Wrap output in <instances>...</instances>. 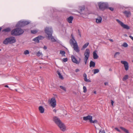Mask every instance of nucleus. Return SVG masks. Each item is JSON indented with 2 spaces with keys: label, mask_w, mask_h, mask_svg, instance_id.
Wrapping results in <instances>:
<instances>
[{
  "label": "nucleus",
  "mask_w": 133,
  "mask_h": 133,
  "mask_svg": "<svg viewBox=\"0 0 133 133\" xmlns=\"http://www.w3.org/2000/svg\"><path fill=\"white\" fill-rule=\"evenodd\" d=\"M53 120L62 131H64L65 130L66 127L64 124L61 122L59 118L56 116H54L53 117Z\"/></svg>",
  "instance_id": "nucleus-1"
},
{
  "label": "nucleus",
  "mask_w": 133,
  "mask_h": 133,
  "mask_svg": "<svg viewBox=\"0 0 133 133\" xmlns=\"http://www.w3.org/2000/svg\"><path fill=\"white\" fill-rule=\"evenodd\" d=\"M44 31L45 33L48 36L47 37L48 39H51L52 42L56 41V39L52 36L53 31L51 28L46 27L44 29Z\"/></svg>",
  "instance_id": "nucleus-2"
},
{
  "label": "nucleus",
  "mask_w": 133,
  "mask_h": 133,
  "mask_svg": "<svg viewBox=\"0 0 133 133\" xmlns=\"http://www.w3.org/2000/svg\"><path fill=\"white\" fill-rule=\"evenodd\" d=\"M24 32V30L21 28H17L11 31V34L14 36H19L22 34Z\"/></svg>",
  "instance_id": "nucleus-3"
},
{
  "label": "nucleus",
  "mask_w": 133,
  "mask_h": 133,
  "mask_svg": "<svg viewBox=\"0 0 133 133\" xmlns=\"http://www.w3.org/2000/svg\"><path fill=\"white\" fill-rule=\"evenodd\" d=\"M15 38L14 37H11L6 38L3 41L4 44L6 45L8 44H12L16 42Z\"/></svg>",
  "instance_id": "nucleus-4"
},
{
  "label": "nucleus",
  "mask_w": 133,
  "mask_h": 133,
  "mask_svg": "<svg viewBox=\"0 0 133 133\" xmlns=\"http://www.w3.org/2000/svg\"><path fill=\"white\" fill-rule=\"evenodd\" d=\"M98 5L100 10L104 11L108 9L109 5L108 3L100 2L98 3Z\"/></svg>",
  "instance_id": "nucleus-5"
},
{
  "label": "nucleus",
  "mask_w": 133,
  "mask_h": 133,
  "mask_svg": "<svg viewBox=\"0 0 133 133\" xmlns=\"http://www.w3.org/2000/svg\"><path fill=\"white\" fill-rule=\"evenodd\" d=\"M30 23L28 21H19L16 25V26L17 27H22L26 25L29 24Z\"/></svg>",
  "instance_id": "nucleus-6"
},
{
  "label": "nucleus",
  "mask_w": 133,
  "mask_h": 133,
  "mask_svg": "<svg viewBox=\"0 0 133 133\" xmlns=\"http://www.w3.org/2000/svg\"><path fill=\"white\" fill-rule=\"evenodd\" d=\"M116 21L124 29L127 30H129L130 29V27L127 25L124 24L123 22L120 21L119 20L117 19Z\"/></svg>",
  "instance_id": "nucleus-7"
},
{
  "label": "nucleus",
  "mask_w": 133,
  "mask_h": 133,
  "mask_svg": "<svg viewBox=\"0 0 133 133\" xmlns=\"http://www.w3.org/2000/svg\"><path fill=\"white\" fill-rule=\"evenodd\" d=\"M44 38V37L40 35L38 37L34 38L33 41H35L36 42L39 43V41L41 40H42Z\"/></svg>",
  "instance_id": "nucleus-8"
},
{
  "label": "nucleus",
  "mask_w": 133,
  "mask_h": 133,
  "mask_svg": "<svg viewBox=\"0 0 133 133\" xmlns=\"http://www.w3.org/2000/svg\"><path fill=\"white\" fill-rule=\"evenodd\" d=\"M50 103L51 106L55 107L56 105V101L55 97L52 98L50 100Z\"/></svg>",
  "instance_id": "nucleus-9"
},
{
  "label": "nucleus",
  "mask_w": 133,
  "mask_h": 133,
  "mask_svg": "<svg viewBox=\"0 0 133 133\" xmlns=\"http://www.w3.org/2000/svg\"><path fill=\"white\" fill-rule=\"evenodd\" d=\"M71 58L72 62L74 63L77 64H78L79 63L81 60L80 58H79V61H77L76 58L73 55H72L71 56Z\"/></svg>",
  "instance_id": "nucleus-10"
},
{
  "label": "nucleus",
  "mask_w": 133,
  "mask_h": 133,
  "mask_svg": "<svg viewBox=\"0 0 133 133\" xmlns=\"http://www.w3.org/2000/svg\"><path fill=\"white\" fill-rule=\"evenodd\" d=\"M121 63L124 65L125 69L127 71L129 69L128 64V62L126 61H121Z\"/></svg>",
  "instance_id": "nucleus-11"
},
{
  "label": "nucleus",
  "mask_w": 133,
  "mask_h": 133,
  "mask_svg": "<svg viewBox=\"0 0 133 133\" xmlns=\"http://www.w3.org/2000/svg\"><path fill=\"white\" fill-rule=\"evenodd\" d=\"M90 53V51L89 49H86L84 54V58H89V57Z\"/></svg>",
  "instance_id": "nucleus-12"
},
{
  "label": "nucleus",
  "mask_w": 133,
  "mask_h": 133,
  "mask_svg": "<svg viewBox=\"0 0 133 133\" xmlns=\"http://www.w3.org/2000/svg\"><path fill=\"white\" fill-rule=\"evenodd\" d=\"M92 117L89 115H88L87 116L83 117V120L85 121L89 120L90 123L91 120L92 119Z\"/></svg>",
  "instance_id": "nucleus-13"
},
{
  "label": "nucleus",
  "mask_w": 133,
  "mask_h": 133,
  "mask_svg": "<svg viewBox=\"0 0 133 133\" xmlns=\"http://www.w3.org/2000/svg\"><path fill=\"white\" fill-rule=\"evenodd\" d=\"M79 12L81 14H87V13L85 12L84 7H80Z\"/></svg>",
  "instance_id": "nucleus-14"
},
{
  "label": "nucleus",
  "mask_w": 133,
  "mask_h": 133,
  "mask_svg": "<svg viewBox=\"0 0 133 133\" xmlns=\"http://www.w3.org/2000/svg\"><path fill=\"white\" fill-rule=\"evenodd\" d=\"M73 18V17L71 16L66 19V20L69 23H71Z\"/></svg>",
  "instance_id": "nucleus-15"
},
{
  "label": "nucleus",
  "mask_w": 133,
  "mask_h": 133,
  "mask_svg": "<svg viewBox=\"0 0 133 133\" xmlns=\"http://www.w3.org/2000/svg\"><path fill=\"white\" fill-rule=\"evenodd\" d=\"M40 112L41 113H43L44 112V108L42 106H40L38 108Z\"/></svg>",
  "instance_id": "nucleus-16"
},
{
  "label": "nucleus",
  "mask_w": 133,
  "mask_h": 133,
  "mask_svg": "<svg viewBox=\"0 0 133 133\" xmlns=\"http://www.w3.org/2000/svg\"><path fill=\"white\" fill-rule=\"evenodd\" d=\"M11 28L9 27L7 28L2 30V32H9L11 31Z\"/></svg>",
  "instance_id": "nucleus-17"
},
{
  "label": "nucleus",
  "mask_w": 133,
  "mask_h": 133,
  "mask_svg": "<svg viewBox=\"0 0 133 133\" xmlns=\"http://www.w3.org/2000/svg\"><path fill=\"white\" fill-rule=\"evenodd\" d=\"M102 18L101 17H99L98 18L96 19V22L97 23H99L101 22Z\"/></svg>",
  "instance_id": "nucleus-18"
},
{
  "label": "nucleus",
  "mask_w": 133,
  "mask_h": 133,
  "mask_svg": "<svg viewBox=\"0 0 133 133\" xmlns=\"http://www.w3.org/2000/svg\"><path fill=\"white\" fill-rule=\"evenodd\" d=\"M96 51H95L93 52V58L94 59H97L98 57V56L96 53Z\"/></svg>",
  "instance_id": "nucleus-19"
},
{
  "label": "nucleus",
  "mask_w": 133,
  "mask_h": 133,
  "mask_svg": "<svg viewBox=\"0 0 133 133\" xmlns=\"http://www.w3.org/2000/svg\"><path fill=\"white\" fill-rule=\"evenodd\" d=\"M95 62L93 61H91L90 63V67H94L95 66Z\"/></svg>",
  "instance_id": "nucleus-20"
},
{
  "label": "nucleus",
  "mask_w": 133,
  "mask_h": 133,
  "mask_svg": "<svg viewBox=\"0 0 133 133\" xmlns=\"http://www.w3.org/2000/svg\"><path fill=\"white\" fill-rule=\"evenodd\" d=\"M123 13L125 14L127 17H129V15L130 14V13L129 11H125L123 12Z\"/></svg>",
  "instance_id": "nucleus-21"
},
{
  "label": "nucleus",
  "mask_w": 133,
  "mask_h": 133,
  "mask_svg": "<svg viewBox=\"0 0 133 133\" xmlns=\"http://www.w3.org/2000/svg\"><path fill=\"white\" fill-rule=\"evenodd\" d=\"M120 128L122 130L124 131L126 133H129L128 130L126 129L125 128L122 127H121Z\"/></svg>",
  "instance_id": "nucleus-22"
},
{
  "label": "nucleus",
  "mask_w": 133,
  "mask_h": 133,
  "mask_svg": "<svg viewBox=\"0 0 133 133\" xmlns=\"http://www.w3.org/2000/svg\"><path fill=\"white\" fill-rule=\"evenodd\" d=\"M57 73L58 74L59 77L62 79H64V77H63L62 75L58 71H57Z\"/></svg>",
  "instance_id": "nucleus-23"
},
{
  "label": "nucleus",
  "mask_w": 133,
  "mask_h": 133,
  "mask_svg": "<svg viewBox=\"0 0 133 133\" xmlns=\"http://www.w3.org/2000/svg\"><path fill=\"white\" fill-rule=\"evenodd\" d=\"M89 44V43L87 42L85 43L83 46L82 49H84L85 48L88 46Z\"/></svg>",
  "instance_id": "nucleus-24"
},
{
  "label": "nucleus",
  "mask_w": 133,
  "mask_h": 133,
  "mask_svg": "<svg viewBox=\"0 0 133 133\" xmlns=\"http://www.w3.org/2000/svg\"><path fill=\"white\" fill-rule=\"evenodd\" d=\"M60 54H61L62 56H65V52L64 51L60 50Z\"/></svg>",
  "instance_id": "nucleus-25"
},
{
  "label": "nucleus",
  "mask_w": 133,
  "mask_h": 133,
  "mask_svg": "<svg viewBox=\"0 0 133 133\" xmlns=\"http://www.w3.org/2000/svg\"><path fill=\"white\" fill-rule=\"evenodd\" d=\"M38 32V30H31V33L33 34H36Z\"/></svg>",
  "instance_id": "nucleus-26"
},
{
  "label": "nucleus",
  "mask_w": 133,
  "mask_h": 133,
  "mask_svg": "<svg viewBox=\"0 0 133 133\" xmlns=\"http://www.w3.org/2000/svg\"><path fill=\"white\" fill-rule=\"evenodd\" d=\"M128 75H125L123 77V80L125 81L128 79Z\"/></svg>",
  "instance_id": "nucleus-27"
},
{
  "label": "nucleus",
  "mask_w": 133,
  "mask_h": 133,
  "mask_svg": "<svg viewBox=\"0 0 133 133\" xmlns=\"http://www.w3.org/2000/svg\"><path fill=\"white\" fill-rule=\"evenodd\" d=\"M59 87L63 90L65 92H66V88L65 87H64L62 86H60Z\"/></svg>",
  "instance_id": "nucleus-28"
},
{
  "label": "nucleus",
  "mask_w": 133,
  "mask_h": 133,
  "mask_svg": "<svg viewBox=\"0 0 133 133\" xmlns=\"http://www.w3.org/2000/svg\"><path fill=\"white\" fill-rule=\"evenodd\" d=\"M74 50L77 52H78L80 51L78 47L75 48L74 49Z\"/></svg>",
  "instance_id": "nucleus-29"
},
{
  "label": "nucleus",
  "mask_w": 133,
  "mask_h": 133,
  "mask_svg": "<svg viewBox=\"0 0 133 133\" xmlns=\"http://www.w3.org/2000/svg\"><path fill=\"white\" fill-rule=\"evenodd\" d=\"M91 123H98V121L96 119L94 121H93L92 119L91 120V122H90Z\"/></svg>",
  "instance_id": "nucleus-30"
},
{
  "label": "nucleus",
  "mask_w": 133,
  "mask_h": 133,
  "mask_svg": "<svg viewBox=\"0 0 133 133\" xmlns=\"http://www.w3.org/2000/svg\"><path fill=\"white\" fill-rule=\"evenodd\" d=\"M94 70V74H96V73H98L99 71V70L98 69H96Z\"/></svg>",
  "instance_id": "nucleus-31"
},
{
  "label": "nucleus",
  "mask_w": 133,
  "mask_h": 133,
  "mask_svg": "<svg viewBox=\"0 0 133 133\" xmlns=\"http://www.w3.org/2000/svg\"><path fill=\"white\" fill-rule=\"evenodd\" d=\"M74 41L72 39H70V43L71 45L72 44L73 45H74V44H75V43H74Z\"/></svg>",
  "instance_id": "nucleus-32"
},
{
  "label": "nucleus",
  "mask_w": 133,
  "mask_h": 133,
  "mask_svg": "<svg viewBox=\"0 0 133 133\" xmlns=\"http://www.w3.org/2000/svg\"><path fill=\"white\" fill-rule=\"evenodd\" d=\"M42 55V52H39V51L36 54V56L38 57Z\"/></svg>",
  "instance_id": "nucleus-33"
},
{
  "label": "nucleus",
  "mask_w": 133,
  "mask_h": 133,
  "mask_svg": "<svg viewBox=\"0 0 133 133\" xmlns=\"http://www.w3.org/2000/svg\"><path fill=\"white\" fill-rule=\"evenodd\" d=\"M75 44H74V45H73V46H74V49L75 48H76V47H77L78 46L77 44L76 41H75Z\"/></svg>",
  "instance_id": "nucleus-34"
},
{
  "label": "nucleus",
  "mask_w": 133,
  "mask_h": 133,
  "mask_svg": "<svg viewBox=\"0 0 133 133\" xmlns=\"http://www.w3.org/2000/svg\"><path fill=\"white\" fill-rule=\"evenodd\" d=\"M29 50H25L24 52V54L25 55H26L28 54H29Z\"/></svg>",
  "instance_id": "nucleus-35"
},
{
  "label": "nucleus",
  "mask_w": 133,
  "mask_h": 133,
  "mask_svg": "<svg viewBox=\"0 0 133 133\" xmlns=\"http://www.w3.org/2000/svg\"><path fill=\"white\" fill-rule=\"evenodd\" d=\"M83 92L84 93H85L87 91V89L86 88L85 86H83Z\"/></svg>",
  "instance_id": "nucleus-36"
},
{
  "label": "nucleus",
  "mask_w": 133,
  "mask_h": 133,
  "mask_svg": "<svg viewBox=\"0 0 133 133\" xmlns=\"http://www.w3.org/2000/svg\"><path fill=\"white\" fill-rule=\"evenodd\" d=\"M123 46L125 47H126L128 46V44L124 42L123 44Z\"/></svg>",
  "instance_id": "nucleus-37"
},
{
  "label": "nucleus",
  "mask_w": 133,
  "mask_h": 133,
  "mask_svg": "<svg viewBox=\"0 0 133 133\" xmlns=\"http://www.w3.org/2000/svg\"><path fill=\"white\" fill-rule=\"evenodd\" d=\"M88 58H84V61L85 64H87V61L88 59Z\"/></svg>",
  "instance_id": "nucleus-38"
},
{
  "label": "nucleus",
  "mask_w": 133,
  "mask_h": 133,
  "mask_svg": "<svg viewBox=\"0 0 133 133\" xmlns=\"http://www.w3.org/2000/svg\"><path fill=\"white\" fill-rule=\"evenodd\" d=\"M68 61V59L67 58H64L62 59V61L64 62H65L67 61Z\"/></svg>",
  "instance_id": "nucleus-39"
},
{
  "label": "nucleus",
  "mask_w": 133,
  "mask_h": 133,
  "mask_svg": "<svg viewBox=\"0 0 133 133\" xmlns=\"http://www.w3.org/2000/svg\"><path fill=\"white\" fill-rule=\"evenodd\" d=\"M78 35H79V36H80V37H81V32L79 30V29H78Z\"/></svg>",
  "instance_id": "nucleus-40"
},
{
  "label": "nucleus",
  "mask_w": 133,
  "mask_h": 133,
  "mask_svg": "<svg viewBox=\"0 0 133 133\" xmlns=\"http://www.w3.org/2000/svg\"><path fill=\"white\" fill-rule=\"evenodd\" d=\"M71 37H72V39H73V40L74 41H76L75 38H74V36H73V35L72 34L71 35Z\"/></svg>",
  "instance_id": "nucleus-41"
},
{
  "label": "nucleus",
  "mask_w": 133,
  "mask_h": 133,
  "mask_svg": "<svg viewBox=\"0 0 133 133\" xmlns=\"http://www.w3.org/2000/svg\"><path fill=\"white\" fill-rule=\"evenodd\" d=\"M83 77H84V80L86 79V78H87V75L85 73H84L83 74Z\"/></svg>",
  "instance_id": "nucleus-42"
},
{
  "label": "nucleus",
  "mask_w": 133,
  "mask_h": 133,
  "mask_svg": "<svg viewBox=\"0 0 133 133\" xmlns=\"http://www.w3.org/2000/svg\"><path fill=\"white\" fill-rule=\"evenodd\" d=\"M84 81H85L87 82H91V81L89 79H87V78H86V79L84 80Z\"/></svg>",
  "instance_id": "nucleus-43"
},
{
  "label": "nucleus",
  "mask_w": 133,
  "mask_h": 133,
  "mask_svg": "<svg viewBox=\"0 0 133 133\" xmlns=\"http://www.w3.org/2000/svg\"><path fill=\"white\" fill-rule=\"evenodd\" d=\"M108 9H109L111 11H113L114 10V9L113 8L111 7H110L109 8L108 7Z\"/></svg>",
  "instance_id": "nucleus-44"
},
{
  "label": "nucleus",
  "mask_w": 133,
  "mask_h": 133,
  "mask_svg": "<svg viewBox=\"0 0 133 133\" xmlns=\"http://www.w3.org/2000/svg\"><path fill=\"white\" fill-rule=\"evenodd\" d=\"M120 53L119 52H117L115 53L114 55V57H115V56L117 54L119 55V54Z\"/></svg>",
  "instance_id": "nucleus-45"
},
{
  "label": "nucleus",
  "mask_w": 133,
  "mask_h": 133,
  "mask_svg": "<svg viewBox=\"0 0 133 133\" xmlns=\"http://www.w3.org/2000/svg\"><path fill=\"white\" fill-rule=\"evenodd\" d=\"M101 132V133H105V131L104 130H103L102 131H101V130H99V133Z\"/></svg>",
  "instance_id": "nucleus-46"
},
{
  "label": "nucleus",
  "mask_w": 133,
  "mask_h": 133,
  "mask_svg": "<svg viewBox=\"0 0 133 133\" xmlns=\"http://www.w3.org/2000/svg\"><path fill=\"white\" fill-rule=\"evenodd\" d=\"M79 71V70L78 69H77L75 70V72H77Z\"/></svg>",
  "instance_id": "nucleus-47"
},
{
  "label": "nucleus",
  "mask_w": 133,
  "mask_h": 133,
  "mask_svg": "<svg viewBox=\"0 0 133 133\" xmlns=\"http://www.w3.org/2000/svg\"><path fill=\"white\" fill-rule=\"evenodd\" d=\"M111 105H113V104H114V101H112V100H111Z\"/></svg>",
  "instance_id": "nucleus-48"
},
{
  "label": "nucleus",
  "mask_w": 133,
  "mask_h": 133,
  "mask_svg": "<svg viewBox=\"0 0 133 133\" xmlns=\"http://www.w3.org/2000/svg\"><path fill=\"white\" fill-rule=\"evenodd\" d=\"M115 129L116 130L120 132V130L117 128H115Z\"/></svg>",
  "instance_id": "nucleus-49"
},
{
  "label": "nucleus",
  "mask_w": 133,
  "mask_h": 133,
  "mask_svg": "<svg viewBox=\"0 0 133 133\" xmlns=\"http://www.w3.org/2000/svg\"><path fill=\"white\" fill-rule=\"evenodd\" d=\"M129 37L133 41V37L131 36H130Z\"/></svg>",
  "instance_id": "nucleus-50"
},
{
  "label": "nucleus",
  "mask_w": 133,
  "mask_h": 133,
  "mask_svg": "<svg viewBox=\"0 0 133 133\" xmlns=\"http://www.w3.org/2000/svg\"><path fill=\"white\" fill-rule=\"evenodd\" d=\"M47 48V47L46 46H44L43 47V49H46Z\"/></svg>",
  "instance_id": "nucleus-51"
},
{
  "label": "nucleus",
  "mask_w": 133,
  "mask_h": 133,
  "mask_svg": "<svg viewBox=\"0 0 133 133\" xmlns=\"http://www.w3.org/2000/svg\"><path fill=\"white\" fill-rule=\"evenodd\" d=\"M104 84L105 85H108V83L107 82H105L104 83Z\"/></svg>",
  "instance_id": "nucleus-52"
},
{
  "label": "nucleus",
  "mask_w": 133,
  "mask_h": 133,
  "mask_svg": "<svg viewBox=\"0 0 133 133\" xmlns=\"http://www.w3.org/2000/svg\"><path fill=\"white\" fill-rule=\"evenodd\" d=\"M4 87H7V88H9V86L8 85H5Z\"/></svg>",
  "instance_id": "nucleus-53"
},
{
  "label": "nucleus",
  "mask_w": 133,
  "mask_h": 133,
  "mask_svg": "<svg viewBox=\"0 0 133 133\" xmlns=\"http://www.w3.org/2000/svg\"><path fill=\"white\" fill-rule=\"evenodd\" d=\"M2 29V27H0V32L1 31Z\"/></svg>",
  "instance_id": "nucleus-54"
},
{
  "label": "nucleus",
  "mask_w": 133,
  "mask_h": 133,
  "mask_svg": "<svg viewBox=\"0 0 133 133\" xmlns=\"http://www.w3.org/2000/svg\"><path fill=\"white\" fill-rule=\"evenodd\" d=\"M94 93L95 94H96V91H94Z\"/></svg>",
  "instance_id": "nucleus-55"
},
{
  "label": "nucleus",
  "mask_w": 133,
  "mask_h": 133,
  "mask_svg": "<svg viewBox=\"0 0 133 133\" xmlns=\"http://www.w3.org/2000/svg\"><path fill=\"white\" fill-rule=\"evenodd\" d=\"M109 70L110 71H111L112 70L111 68H110L109 69Z\"/></svg>",
  "instance_id": "nucleus-56"
},
{
  "label": "nucleus",
  "mask_w": 133,
  "mask_h": 133,
  "mask_svg": "<svg viewBox=\"0 0 133 133\" xmlns=\"http://www.w3.org/2000/svg\"><path fill=\"white\" fill-rule=\"evenodd\" d=\"M53 111H54V112H56V110H55V109H54V110H53Z\"/></svg>",
  "instance_id": "nucleus-57"
},
{
  "label": "nucleus",
  "mask_w": 133,
  "mask_h": 133,
  "mask_svg": "<svg viewBox=\"0 0 133 133\" xmlns=\"http://www.w3.org/2000/svg\"><path fill=\"white\" fill-rule=\"evenodd\" d=\"M110 41H112V42L113 41V40H112V39H110Z\"/></svg>",
  "instance_id": "nucleus-58"
},
{
  "label": "nucleus",
  "mask_w": 133,
  "mask_h": 133,
  "mask_svg": "<svg viewBox=\"0 0 133 133\" xmlns=\"http://www.w3.org/2000/svg\"><path fill=\"white\" fill-rule=\"evenodd\" d=\"M74 94H76V92H74Z\"/></svg>",
  "instance_id": "nucleus-59"
}]
</instances>
